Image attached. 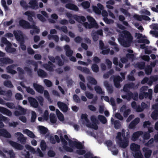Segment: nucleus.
<instances>
[{
    "label": "nucleus",
    "mask_w": 158,
    "mask_h": 158,
    "mask_svg": "<svg viewBox=\"0 0 158 158\" xmlns=\"http://www.w3.org/2000/svg\"><path fill=\"white\" fill-rule=\"evenodd\" d=\"M66 133L65 130H59L56 133L60 136L64 148L66 151L71 152L75 150L76 152L80 155L84 154L85 152L82 144L76 139H69L66 135Z\"/></svg>",
    "instance_id": "f257e3e1"
},
{
    "label": "nucleus",
    "mask_w": 158,
    "mask_h": 158,
    "mask_svg": "<svg viewBox=\"0 0 158 158\" xmlns=\"http://www.w3.org/2000/svg\"><path fill=\"white\" fill-rule=\"evenodd\" d=\"M132 40L130 33L126 31H123L119 35L118 40L120 44L125 47L130 46Z\"/></svg>",
    "instance_id": "f03ea898"
},
{
    "label": "nucleus",
    "mask_w": 158,
    "mask_h": 158,
    "mask_svg": "<svg viewBox=\"0 0 158 158\" xmlns=\"http://www.w3.org/2000/svg\"><path fill=\"white\" fill-rule=\"evenodd\" d=\"M88 115L85 114H82L81 116V119L80 121V124L86 125L87 127L97 129L98 126L96 124L97 121L95 117L94 116H92L91 117V120L92 122V125L89 124V121L87 118Z\"/></svg>",
    "instance_id": "7ed1b4c3"
},
{
    "label": "nucleus",
    "mask_w": 158,
    "mask_h": 158,
    "mask_svg": "<svg viewBox=\"0 0 158 158\" xmlns=\"http://www.w3.org/2000/svg\"><path fill=\"white\" fill-rule=\"evenodd\" d=\"M122 135L120 132H118L116 137V141L118 145L121 147L125 148L128 145V139L125 137V131H122Z\"/></svg>",
    "instance_id": "20e7f679"
},
{
    "label": "nucleus",
    "mask_w": 158,
    "mask_h": 158,
    "mask_svg": "<svg viewBox=\"0 0 158 158\" xmlns=\"http://www.w3.org/2000/svg\"><path fill=\"white\" fill-rule=\"evenodd\" d=\"M19 24L20 25L25 28H31L32 30L31 31V33L33 35L34 34L38 33L40 31V30L37 27L33 25L32 26H30L29 23L23 20H21L19 21Z\"/></svg>",
    "instance_id": "39448f33"
},
{
    "label": "nucleus",
    "mask_w": 158,
    "mask_h": 158,
    "mask_svg": "<svg viewBox=\"0 0 158 158\" xmlns=\"http://www.w3.org/2000/svg\"><path fill=\"white\" fill-rule=\"evenodd\" d=\"M131 149L133 152V156L135 158H143L140 150V146L133 143L130 146Z\"/></svg>",
    "instance_id": "423d86ee"
},
{
    "label": "nucleus",
    "mask_w": 158,
    "mask_h": 158,
    "mask_svg": "<svg viewBox=\"0 0 158 158\" xmlns=\"http://www.w3.org/2000/svg\"><path fill=\"white\" fill-rule=\"evenodd\" d=\"M0 157L2 158H17L13 150L5 149H3L2 152H0Z\"/></svg>",
    "instance_id": "0eeeda50"
},
{
    "label": "nucleus",
    "mask_w": 158,
    "mask_h": 158,
    "mask_svg": "<svg viewBox=\"0 0 158 158\" xmlns=\"http://www.w3.org/2000/svg\"><path fill=\"white\" fill-rule=\"evenodd\" d=\"M5 45H6L5 48L6 51L8 52H13L15 51V48H12L11 47L10 43L5 38H2L1 40L0 45L3 47Z\"/></svg>",
    "instance_id": "6e6552de"
},
{
    "label": "nucleus",
    "mask_w": 158,
    "mask_h": 158,
    "mask_svg": "<svg viewBox=\"0 0 158 158\" xmlns=\"http://www.w3.org/2000/svg\"><path fill=\"white\" fill-rule=\"evenodd\" d=\"M67 17L69 19V22L70 23L73 24L75 23V21L73 20H72L71 19L73 18L76 19L77 21L81 23L85 21V18L83 16H78L76 15H72L69 13H68L66 14Z\"/></svg>",
    "instance_id": "1a4fd4ad"
},
{
    "label": "nucleus",
    "mask_w": 158,
    "mask_h": 158,
    "mask_svg": "<svg viewBox=\"0 0 158 158\" xmlns=\"http://www.w3.org/2000/svg\"><path fill=\"white\" fill-rule=\"evenodd\" d=\"M87 19L89 22L90 24L89 25L87 22L84 23L83 25L86 28H90L93 27L96 28L98 27V25L93 18L89 16H87Z\"/></svg>",
    "instance_id": "9d476101"
},
{
    "label": "nucleus",
    "mask_w": 158,
    "mask_h": 158,
    "mask_svg": "<svg viewBox=\"0 0 158 158\" xmlns=\"http://www.w3.org/2000/svg\"><path fill=\"white\" fill-rule=\"evenodd\" d=\"M143 126L144 127H148L149 133H145L144 134L143 138L144 139H148L150 136L149 133L152 132L153 131V128L151 127V124L149 121H145L144 123Z\"/></svg>",
    "instance_id": "9b49d317"
},
{
    "label": "nucleus",
    "mask_w": 158,
    "mask_h": 158,
    "mask_svg": "<svg viewBox=\"0 0 158 158\" xmlns=\"http://www.w3.org/2000/svg\"><path fill=\"white\" fill-rule=\"evenodd\" d=\"M106 144L108 149L112 152V154L115 155L117 154L118 151L114 145L112 144V142L110 140L106 141Z\"/></svg>",
    "instance_id": "f8f14e48"
},
{
    "label": "nucleus",
    "mask_w": 158,
    "mask_h": 158,
    "mask_svg": "<svg viewBox=\"0 0 158 158\" xmlns=\"http://www.w3.org/2000/svg\"><path fill=\"white\" fill-rule=\"evenodd\" d=\"M135 37L137 39V41L139 43H145L147 44L149 43V41L146 39L144 35L143 36L142 34L136 33Z\"/></svg>",
    "instance_id": "ddd939ff"
},
{
    "label": "nucleus",
    "mask_w": 158,
    "mask_h": 158,
    "mask_svg": "<svg viewBox=\"0 0 158 158\" xmlns=\"http://www.w3.org/2000/svg\"><path fill=\"white\" fill-rule=\"evenodd\" d=\"M141 106L142 107L140 108L139 106H137L136 103L135 102H133L131 103L132 107L134 109H135L137 112H140L142 111L143 109L146 108L149 106L148 105H146L144 103H142L141 104Z\"/></svg>",
    "instance_id": "4468645a"
},
{
    "label": "nucleus",
    "mask_w": 158,
    "mask_h": 158,
    "mask_svg": "<svg viewBox=\"0 0 158 158\" xmlns=\"http://www.w3.org/2000/svg\"><path fill=\"white\" fill-rule=\"evenodd\" d=\"M99 44L100 48L102 50V54H107L109 52L111 54H114V52L113 51L111 50L109 52V49H107V48L106 47H103L104 44L103 43L102 41H100Z\"/></svg>",
    "instance_id": "2eb2a0df"
},
{
    "label": "nucleus",
    "mask_w": 158,
    "mask_h": 158,
    "mask_svg": "<svg viewBox=\"0 0 158 158\" xmlns=\"http://www.w3.org/2000/svg\"><path fill=\"white\" fill-rule=\"evenodd\" d=\"M152 108L155 110L152 113L151 117L153 119H156L158 118V104L153 105Z\"/></svg>",
    "instance_id": "dca6fc26"
},
{
    "label": "nucleus",
    "mask_w": 158,
    "mask_h": 158,
    "mask_svg": "<svg viewBox=\"0 0 158 158\" xmlns=\"http://www.w3.org/2000/svg\"><path fill=\"white\" fill-rule=\"evenodd\" d=\"M152 89H150L148 90V93H145L143 92L142 94H141L139 95L140 99H142L143 98V95H144L145 98H148L149 99H151L152 98Z\"/></svg>",
    "instance_id": "f3484780"
},
{
    "label": "nucleus",
    "mask_w": 158,
    "mask_h": 158,
    "mask_svg": "<svg viewBox=\"0 0 158 158\" xmlns=\"http://www.w3.org/2000/svg\"><path fill=\"white\" fill-rule=\"evenodd\" d=\"M15 137L22 143H25L26 140V138L23 137V135L20 132H17L15 134Z\"/></svg>",
    "instance_id": "a211bd4d"
},
{
    "label": "nucleus",
    "mask_w": 158,
    "mask_h": 158,
    "mask_svg": "<svg viewBox=\"0 0 158 158\" xmlns=\"http://www.w3.org/2000/svg\"><path fill=\"white\" fill-rule=\"evenodd\" d=\"M14 34L16 39L18 41H22L23 39V35L22 32L20 31H14Z\"/></svg>",
    "instance_id": "6ab92c4d"
},
{
    "label": "nucleus",
    "mask_w": 158,
    "mask_h": 158,
    "mask_svg": "<svg viewBox=\"0 0 158 158\" xmlns=\"http://www.w3.org/2000/svg\"><path fill=\"white\" fill-rule=\"evenodd\" d=\"M97 6L99 8L98 9L97 6H93L92 8L93 11L97 14H99L101 13V10H102L104 7L100 3H98L97 4Z\"/></svg>",
    "instance_id": "aec40b11"
},
{
    "label": "nucleus",
    "mask_w": 158,
    "mask_h": 158,
    "mask_svg": "<svg viewBox=\"0 0 158 158\" xmlns=\"http://www.w3.org/2000/svg\"><path fill=\"white\" fill-rule=\"evenodd\" d=\"M57 105L61 110L64 112H65L68 110V106L63 102H58Z\"/></svg>",
    "instance_id": "412c9836"
},
{
    "label": "nucleus",
    "mask_w": 158,
    "mask_h": 158,
    "mask_svg": "<svg viewBox=\"0 0 158 158\" xmlns=\"http://www.w3.org/2000/svg\"><path fill=\"white\" fill-rule=\"evenodd\" d=\"M28 100L31 106L33 107L36 108L38 105V103L37 100L35 98L29 97Z\"/></svg>",
    "instance_id": "4be33fe9"
},
{
    "label": "nucleus",
    "mask_w": 158,
    "mask_h": 158,
    "mask_svg": "<svg viewBox=\"0 0 158 158\" xmlns=\"http://www.w3.org/2000/svg\"><path fill=\"white\" fill-rule=\"evenodd\" d=\"M12 62V60L8 58H6L0 59V65L1 66H4L7 64L11 63Z\"/></svg>",
    "instance_id": "5701e85b"
},
{
    "label": "nucleus",
    "mask_w": 158,
    "mask_h": 158,
    "mask_svg": "<svg viewBox=\"0 0 158 158\" xmlns=\"http://www.w3.org/2000/svg\"><path fill=\"white\" fill-rule=\"evenodd\" d=\"M48 111L47 110H45L43 117H38V120L40 121L41 122L47 121L48 120Z\"/></svg>",
    "instance_id": "b1692460"
},
{
    "label": "nucleus",
    "mask_w": 158,
    "mask_h": 158,
    "mask_svg": "<svg viewBox=\"0 0 158 158\" xmlns=\"http://www.w3.org/2000/svg\"><path fill=\"white\" fill-rule=\"evenodd\" d=\"M138 94L137 93H135L134 95L132 94L131 93L129 94L127 96H122V97L123 98H126L128 100H130L131 97L134 100H136L137 98Z\"/></svg>",
    "instance_id": "393cba45"
},
{
    "label": "nucleus",
    "mask_w": 158,
    "mask_h": 158,
    "mask_svg": "<svg viewBox=\"0 0 158 158\" xmlns=\"http://www.w3.org/2000/svg\"><path fill=\"white\" fill-rule=\"evenodd\" d=\"M56 112L58 119L61 122L65 123L64 118L63 114L58 109L56 110Z\"/></svg>",
    "instance_id": "a878e982"
},
{
    "label": "nucleus",
    "mask_w": 158,
    "mask_h": 158,
    "mask_svg": "<svg viewBox=\"0 0 158 158\" xmlns=\"http://www.w3.org/2000/svg\"><path fill=\"white\" fill-rule=\"evenodd\" d=\"M37 128L39 132L42 134H45L47 133L48 130L47 128L42 126H39Z\"/></svg>",
    "instance_id": "bb28decb"
},
{
    "label": "nucleus",
    "mask_w": 158,
    "mask_h": 158,
    "mask_svg": "<svg viewBox=\"0 0 158 158\" xmlns=\"http://www.w3.org/2000/svg\"><path fill=\"white\" fill-rule=\"evenodd\" d=\"M3 137L10 138L11 137L10 134L5 129H3L0 130V136Z\"/></svg>",
    "instance_id": "cd10ccee"
},
{
    "label": "nucleus",
    "mask_w": 158,
    "mask_h": 158,
    "mask_svg": "<svg viewBox=\"0 0 158 158\" xmlns=\"http://www.w3.org/2000/svg\"><path fill=\"white\" fill-rule=\"evenodd\" d=\"M3 137L10 138L11 137L10 134L5 129H3L0 130V136Z\"/></svg>",
    "instance_id": "c85d7f7f"
},
{
    "label": "nucleus",
    "mask_w": 158,
    "mask_h": 158,
    "mask_svg": "<svg viewBox=\"0 0 158 158\" xmlns=\"http://www.w3.org/2000/svg\"><path fill=\"white\" fill-rule=\"evenodd\" d=\"M9 143L13 147L16 149L21 150L23 148V146L19 144L12 141H9Z\"/></svg>",
    "instance_id": "c756f323"
},
{
    "label": "nucleus",
    "mask_w": 158,
    "mask_h": 158,
    "mask_svg": "<svg viewBox=\"0 0 158 158\" xmlns=\"http://www.w3.org/2000/svg\"><path fill=\"white\" fill-rule=\"evenodd\" d=\"M0 94L6 95L7 97L5 98V99L7 100H9L12 95V93L10 91H9L6 92L4 91L0 90Z\"/></svg>",
    "instance_id": "7c9ffc66"
},
{
    "label": "nucleus",
    "mask_w": 158,
    "mask_h": 158,
    "mask_svg": "<svg viewBox=\"0 0 158 158\" xmlns=\"http://www.w3.org/2000/svg\"><path fill=\"white\" fill-rule=\"evenodd\" d=\"M89 82L87 84V86L90 90L92 89V88L90 86L91 84H96L97 83V81L93 78L91 77H89L88 78Z\"/></svg>",
    "instance_id": "2f4dec72"
},
{
    "label": "nucleus",
    "mask_w": 158,
    "mask_h": 158,
    "mask_svg": "<svg viewBox=\"0 0 158 158\" xmlns=\"http://www.w3.org/2000/svg\"><path fill=\"white\" fill-rule=\"evenodd\" d=\"M17 109L20 110L21 113H20L18 111H15L14 113L15 115V116H19L20 114H25L26 111V110L23 108L21 106H19Z\"/></svg>",
    "instance_id": "473e14b6"
},
{
    "label": "nucleus",
    "mask_w": 158,
    "mask_h": 158,
    "mask_svg": "<svg viewBox=\"0 0 158 158\" xmlns=\"http://www.w3.org/2000/svg\"><path fill=\"white\" fill-rule=\"evenodd\" d=\"M0 112L8 116L11 115V112L8 109L2 107H0Z\"/></svg>",
    "instance_id": "72a5a7b5"
},
{
    "label": "nucleus",
    "mask_w": 158,
    "mask_h": 158,
    "mask_svg": "<svg viewBox=\"0 0 158 158\" xmlns=\"http://www.w3.org/2000/svg\"><path fill=\"white\" fill-rule=\"evenodd\" d=\"M23 132L24 134H26L28 136L31 138H34L35 137V136L33 133L28 129H26L23 130Z\"/></svg>",
    "instance_id": "f704fd0d"
},
{
    "label": "nucleus",
    "mask_w": 158,
    "mask_h": 158,
    "mask_svg": "<svg viewBox=\"0 0 158 158\" xmlns=\"http://www.w3.org/2000/svg\"><path fill=\"white\" fill-rule=\"evenodd\" d=\"M33 87L38 92L40 93H42L44 89L41 85H39L36 83H34L33 84Z\"/></svg>",
    "instance_id": "c9c22d12"
},
{
    "label": "nucleus",
    "mask_w": 158,
    "mask_h": 158,
    "mask_svg": "<svg viewBox=\"0 0 158 158\" xmlns=\"http://www.w3.org/2000/svg\"><path fill=\"white\" fill-rule=\"evenodd\" d=\"M97 35H102V30H100L98 31L97 33H93L92 34V36L94 40V41H96L98 39V37Z\"/></svg>",
    "instance_id": "e433bc0d"
},
{
    "label": "nucleus",
    "mask_w": 158,
    "mask_h": 158,
    "mask_svg": "<svg viewBox=\"0 0 158 158\" xmlns=\"http://www.w3.org/2000/svg\"><path fill=\"white\" fill-rule=\"evenodd\" d=\"M66 7L69 9L74 10L76 11L78 10V7L76 5L70 3H68L66 5Z\"/></svg>",
    "instance_id": "4c0bfd02"
},
{
    "label": "nucleus",
    "mask_w": 158,
    "mask_h": 158,
    "mask_svg": "<svg viewBox=\"0 0 158 158\" xmlns=\"http://www.w3.org/2000/svg\"><path fill=\"white\" fill-rule=\"evenodd\" d=\"M24 15L27 16L28 19L30 21H33V19L32 17H34L35 15V14L33 12L27 11L24 13Z\"/></svg>",
    "instance_id": "58836bf2"
},
{
    "label": "nucleus",
    "mask_w": 158,
    "mask_h": 158,
    "mask_svg": "<svg viewBox=\"0 0 158 158\" xmlns=\"http://www.w3.org/2000/svg\"><path fill=\"white\" fill-rule=\"evenodd\" d=\"M134 17L135 19L139 20H142L143 19L146 20H150V19L148 17L145 16H141L137 15H134Z\"/></svg>",
    "instance_id": "ea45409f"
},
{
    "label": "nucleus",
    "mask_w": 158,
    "mask_h": 158,
    "mask_svg": "<svg viewBox=\"0 0 158 158\" xmlns=\"http://www.w3.org/2000/svg\"><path fill=\"white\" fill-rule=\"evenodd\" d=\"M122 80L119 76H117L114 79V83L115 86L116 87H119L120 86L119 82L122 81Z\"/></svg>",
    "instance_id": "a19ab883"
},
{
    "label": "nucleus",
    "mask_w": 158,
    "mask_h": 158,
    "mask_svg": "<svg viewBox=\"0 0 158 158\" xmlns=\"http://www.w3.org/2000/svg\"><path fill=\"white\" fill-rule=\"evenodd\" d=\"M49 58L50 60L53 62H56L60 65L63 64V63L61 61H60V58L58 57H56L55 59H54V58L52 56H49Z\"/></svg>",
    "instance_id": "79ce46f5"
},
{
    "label": "nucleus",
    "mask_w": 158,
    "mask_h": 158,
    "mask_svg": "<svg viewBox=\"0 0 158 158\" xmlns=\"http://www.w3.org/2000/svg\"><path fill=\"white\" fill-rule=\"evenodd\" d=\"M143 151L144 152L145 156L146 158H149L151 155L152 153V151L146 148H143Z\"/></svg>",
    "instance_id": "37998d69"
},
{
    "label": "nucleus",
    "mask_w": 158,
    "mask_h": 158,
    "mask_svg": "<svg viewBox=\"0 0 158 158\" xmlns=\"http://www.w3.org/2000/svg\"><path fill=\"white\" fill-rule=\"evenodd\" d=\"M120 111L121 112H124L123 115L124 117H126L129 114L130 110L128 109H126V106H123L120 109Z\"/></svg>",
    "instance_id": "c03bdc74"
},
{
    "label": "nucleus",
    "mask_w": 158,
    "mask_h": 158,
    "mask_svg": "<svg viewBox=\"0 0 158 158\" xmlns=\"http://www.w3.org/2000/svg\"><path fill=\"white\" fill-rule=\"evenodd\" d=\"M142 132L141 131H138L134 133L132 135L131 139L133 141H135L141 135Z\"/></svg>",
    "instance_id": "a18cd8bd"
},
{
    "label": "nucleus",
    "mask_w": 158,
    "mask_h": 158,
    "mask_svg": "<svg viewBox=\"0 0 158 158\" xmlns=\"http://www.w3.org/2000/svg\"><path fill=\"white\" fill-rule=\"evenodd\" d=\"M113 63L114 64L116 65V69L117 71H120V69L119 68H118V67H119L120 68H122L123 67V65L119 63L118 64V61H117V59L116 58H114L113 60Z\"/></svg>",
    "instance_id": "49530a36"
},
{
    "label": "nucleus",
    "mask_w": 158,
    "mask_h": 158,
    "mask_svg": "<svg viewBox=\"0 0 158 158\" xmlns=\"http://www.w3.org/2000/svg\"><path fill=\"white\" fill-rule=\"evenodd\" d=\"M64 48L66 51L67 56L70 57L73 53V51L70 49L68 45H66L64 47Z\"/></svg>",
    "instance_id": "de8ad7c7"
},
{
    "label": "nucleus",
    "mask_w": 158,
    "mask_h": 158,
    "mask_svg": "<svg viewBox=\"0 0 158 158\" xmlns=\"http://www.w3.org/2000/svg\"><path fill=\"white\" fill-rule=\"evenodd\" d=\"M139 121V118H136L129 125V128L130 129L132 128L137 124L138 123Z\"/></svg>",
    "instance_id": "09e8293b"
},
{
    "label": "nucleus",
    "mask_w": 158,
    "mask_h": 158,
    "mask_svg": "<svg viewBox=\"0 0 158 158\" xmlns=\"http://www.w3.org/2000/svg\"><path fill=\"white\" fill-rule=\"evenodd\" d=\"M111 40H109V41L108 42L109 44L111 45H112L113 46V48H114L116 50V51H118V49L117 45H116L115 43L114 42V38L113 37H112L111 38Z\"/></svg>",
    "instance_id": "8fccbe9b"
},
{
    "label": "nucleus",
    "mask_w": 158,
    "mask_h": 158,
    "mask_svg": "<svg viewBox=\"0 0 158 158\" xmlns=\"http://www.w3.org/2000/svg\"><path fill=\"white\" fill-rule=\"evenodd\" d=\"M14 66L11 65L7 68V72L11 74H15L16 72L14 70Z\"/></svg>",
    "instance_id": "3c124183"
},
{
    "label": "nucleus",
    "mask_w": 158,
    "mask_h": 158,
    "mask_svg": "<svg viewBox=\"0 0 158 158\" xmlns=\"http://www.w3.org/2000/svg\"><path fill=\"white\" fill-rule=\"evenodd\" d=\"M22 158H31L30 157V155L28 152L24 150L22 152Z\"/></svg>",
    "instance_id": "603ef678"
},
{
    "label": "nucleus",
    "mask_w": 158,
    "mask_h": 158,
    "mask_svg": "<svg viewBox=\"0 0 158 158\" xmlns=\"http://www.w3.org/2000/svg\"><path fill=\"white\" fill-rule=\"evenodd\" d=\"M49 118L50 121L52 123H55L56 121V118L55 114L53 113H52L50 114Z\"/></svg>",
    "instance_id": "864d4df0"
},
{
    "label": "nucleus",
    "mask_w": 158,
    "mask_h": 158,
    "mask_svg": "<svg viewBox=\"0 0 158 158\" xmlns=\"http://www.w3.org/2000/svg\"><path fill=\"white\" fill-rule=\"evenodd\" d=\"M25 148L27 150L33 154H34L35 152V151L34 148L30 145H26L25 146Z\"/></svg>",
    "instance_id": "5fc2aeb1"
},
{
    "label": "nucleus",
    "mask_w": 158,
    "mask_h": 158,
    "mask_svg": "<svg viewBox=\"0 0 158 158\" xmlns=\"http://www.w3.org/2000/svg\"><path fill=\"white\" fill-rule=\"evenodd\" d=\"M81 5L82 7L85 9L89 8L90 5L89 2L87 1L83 2L81 3Z\"/></svg>",
    "instance_id": "6e6d98bb"
},
{
    "label": "nucleus",
    "mask_w": 158,
    "mask_h": 158,
    "mask_svg": "<svg viewBox=\"0 0 158 158\" xmlns=\"http://www.w3.org/2000/svg\"><path fill=\"white\" fill-rule=\"evenodd\" d=\"M40 148L41 150L43 151H44L46 150V143L44 140H42L41 142Z\"/></svg>",
    "instance_id": "4d7b16f0"
},
{
    "label": "nucleus",
    "mask_w": 158,
    "mask_h": 158,
    "mask_svg": "<svg viewBox=\"0 0 158 158\" xmlns=\"http://www.w3.org/2000/svg\"><path fill=\"white\" fill-rule=\"evenodd\" d=\"M9 118L3 116L2 114H0V121H4L6 123H7L9 121Z\"/></svg>",
    "instance_id": "13d9d810"
},
{
    "label": "nucleus",
    "mask_w": 158,
    "mask_h": 158,
    "mask_svg": "<svg viewBox=\"0 0 158 158\" xmlns=\"http://www.w3.org/2000/svg\"><path fill=\"white\" fill-rule=\"evenodd\" d=\"M44 67L46 69L48 70L51 71L52 70V65L50 62H48V65L45 64L44 65Z\"/></svg>",
    "instance_id": "bf43d9fd"
},
{
    "label": "nucleus",
    "mask_w": 158,
    "mask_h": 158,
    "mask_svg": "<svg viewBox=\"0 0 158 158\" xmlns=\"http://www.w3.org/2000/svg\"><path fill=\"white\" fill-rule=\"evenodd\" d=\"M98 119L102 123H105L106 122V118L103 116L99 115L98 116Z\"/></svg>",
    "instance_id": "052dcab7"
},
{
    "label": "nucleus",
    "mask_w": 158,
    "mask_h": 158,
    "mask_svg": "<svg viewBox=\"0 0 158 158\" xmlns=\"http://www.w3.org/2000/svg\"><path fill=\"white\" fill-rule=\"evenodd\" d=\"M38 73L39 76L42 77H44L46 76L47 74L43 70L41 69L39 70L38 71Z\"/></svg>",
    "instance_id": "680f3d73"
},
{
    "label": "nucleus",
    "mask_w": 158,
    "mask_h": 158,
    "mask_svg": "<svg viewBox=\"0 0 158 158\" xmlns=\"http://www.w3.org/2000/svg\"><path fill=\"white\" fill-rule=\"evenodd\" d=\"M114 2L113 0H110L107 2L106 6L107 8L109 9H112L113 7L110 5H113Z\"/></svg>",
    "instance_id": "e2e57ef3"
},
{
    "label": "nucleus",
    "mask_w": 158,
    "mask_h": 158,
    "mask_svg": "<svg viewBox=\"0 0 158 158\" xmlns=\"http://www.w3.org/2000/svg\"><path fill=\"white\" fill-rule=\"evenodd\" d=\"M85 158H97L96 156H94L90 152L86 153L84 155Z\"/></svg>",
    "instance_id": "0e129e2a"
},
{
    "label": "nucleus",
    "mask_w": 158,
    "mask_h": 158,
    "mask_svg": "<svg viewBox=\"0 0 158 158\" xmlns=\"http://www.w3.org/2000/svg\"><path fill=\"white\" fill-rule=\"evenodd\" d=\"M78 64H82L84 65L87 66L89 64H91V60H88L87 62H85L83 61H79L78 62Z\"/></svg>",
    "instance_id": "69168bd1"
},
{
    "label": "nucleus",
    "mask_w": 158,
    "mask_h": 158,
    "mask_svg": "<svg viewBox=\"0 0 158 158\" xmlns=\"http://www.w3.org/2000/svg\"><path fill=\"white\" fill-rule=\"evenodd\" d=\"M36 118V114L35 112L34 111L31 112V121L32 122H34L35 121Z\"/></svg>",
    "instance_id": "338daca9"
},
{
    "label": "nucleus",
    "mask_w": 158,
    "mask_h": 158,
    "mask_svg": "<svg viewBox=\"0 0 158 158\" xmlns=\"http://www.w3.org/2000/svg\"><path fill=\"white\" fill-rule=\"evenodd\" d=\"M133 84H127L124 85L123 90L127 92L129 89L132 87Z\"/></svg>",
    "instance_id": "774afa93"
}]
</instances>
